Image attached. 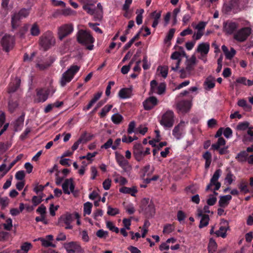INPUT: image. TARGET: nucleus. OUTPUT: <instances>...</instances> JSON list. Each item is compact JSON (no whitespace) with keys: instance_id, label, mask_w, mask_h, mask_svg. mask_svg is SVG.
<instances>
[{"instance_id":"obj_44","label":"nucleus","mask_w":253,"mask_h":253,"mask_svg":"<svg viewBox=\"0 0 253 253\" xmlns=\"http://www.w3.org/2000/svg\"><path fill=\"white\" fill-rule=\"evenodd\" d=\"M199 188L197 186L195 185H191L186 187L185 189V191L187 194H195L198 190Z\"/></svg>"},{"instance_id":"obj_28","label":"nucleus","mask_w":253,"mask_h":253,"mask_svg":"<svg viewBox=\"0 0 253 253\" xmlns=\"http://www.w3.org/2000/svg\"><path fill=\"white\" fill-rule=\"evenodd\" d=\"M21 83V80L18 78H16L13 82L9 85L8 92L9 93H13L16 91L19 88Z\"/></svg>"},{"instance_id":"obj_14","label":"nucleus","mask_w":253,"mask_h":253,"mask_svg":"<svg viewBox=\"0 0 253 253\" xmlns=\"http://www.w3.org/2000/svg\"><path fill=\"white\" fill-rule=\"evenodd\" d=\"M223 9L224 13L227 14L231 12L237 13L241 10L238 0H231L229 4L224 5Z\"/></svg>"},{"instance_id":"obj_34","label":"nucleus","mask_w":253,"mask_h":253,"mask_svg":"<svg viewBox=\"0 0 253 253\" xmlns=\"http://www.w3.org/2000/svg\"><path fill=\"white\" fill-rule=\"evenodd\" d=\"M203 158L205 160V169H208L211 163V154L209 151H206L203 154Z\"/></svg>"},{"instance_id":"obj_26","label":"nucleus","mask_w":253,"mask_h":253,"mask_svg":"<svg viewBox=\"0 0 253 253\" xmlns=\"http://www.w3.org/2000/svg\"><path fill=\"white\" fill-rule=\"evenodd\" d=\"M82 2L84 3L83 8L87 13L94 15V16H96L97 13L95 9L92 8L93 5L90 3V0H82Z\"/></svg>"},{"instance_id":"obj_46","label":"nucleus","mask_w":253,"mask_h":253,"mask_svg":"<svg viewBox=\"0 0 253 253\" xmlns=\"http://www.w3.org/2000/svg\"><path fill=\"white\" fill-rule=\"evenodd\" d=\"M123 119V116L119 114H114L111 117V120L115 124H120Z\"/></svg>"},{"instance_id":"obj_50","label":"nucleus","mask_w":253,"mask_h":253,"mask_svg":"<svg viewBox=\"0 0 253 253\" xmlns=\"http://www.w3.org/2000/svg\"><path fill=\"white\" fill-rule=\"evenodd\" d=\"M32 245L31 243L28 242H25L21 246V250L24 253H27L31 249Z\"/></svg>"},{"instance_id":"obj_1","label":"nucleus","mask_w":253,"mask_h":253,"mask_svg":"<svg viewBox=\"0 0 253 253\" xmlns=\"http://www.w3.org/2000/svg\"><path fill=\"white\" fill-rule=\"evenodd\" d=\"M77 41L88 50H91L93 48L95 39L88 31L79 30L77 34Z\"/></svg>"},{"instance_id":"obj_23","label":"nucleus","mask_w":253,"mask_h":253,"mask_svg":"<svg viewBox=\"0 0 253 253\" xmlns=\"http://www.w3.org/2000/svg\"><path fill=\"white\" fill-rule=\"evenodd\" d=\"M185 123L181 121L177 126H176L173 130V135L177 139H179L182 135V131L184 127Z\"/></svg>"},{"instance_id":"obj_36","label":"nucleus","mask_w":253,"mask_h":253,"mask_svg":"<svg viewBox=\"0 0 253 253\" xmlns=\"http://www.w3.org/2000/svg\"><path fill=\"white\" fill-rule=\"evenodd\" d=\"M217 245L212 238H211L208 246V253H214L217 250Z\"/></svg>"},{"instance_id":"obj_9","label":"nucleus","mask_w":253,"mask_h":253,"mask_svg":"<svg viewBox=\"0 0 253 253\" xmlns=\"http://www.w3.org/2000/svg\"><path fill=\"white\" fill-rule=\"evenodd\" d=\"M74 30V27L72 24H65L58 28V38L60 41L63 40L65 38L70 35Z\"/></svg>"},{"instance_id":"obj_63","label":"nucleus","mask_w":253,"mask_h":253,"mask_svg":"<svg viewBox=\"0 0 253 253\" xmlns=\"http://www.w3.org/2000/svg\"><path fill=\"white\" fill-rule=\"evenodd\" d=\"M166 84L165 83H161L158 86V89L156 93L158 94H162L165 91Z\"/></svg>"},{"instance_id":"obj_24","label":"nucleus","mask_w":253,"mask_h":253,"mask_svg":"<svg viewBox=\"0 0 253 253\" xmlns=\"http://www.w3.org/2000/svg\"><path fill=\"white\" fill-rule=\"evenodd\" d=\"M25 113H23L14 122L12 123L14 130L17 131L22 129L24 121Z\"/></svg>"},{"instance_id":"obj_45","label":"nucleus","mask_w":253,"mask_h":253,"mask_svg":"<svg viewBox=\"0 0 253 253\" xmlns=\"http://www.w3.org/2000/svg\"><path fill=\"white\" fill-rule=\"evenodd\" d=\"M140 31H139L133 38H132L124 47L125 50L128 49L135 40H138L139 38Z\"/></svg>"},{"instance_id":"obj_10","label":"nucleus","mask_w":253,"mask_h":253,"mask_svg":"<svg viewBox=\"0 0 253 253\" xmlns=\"http://www.w3.org/2000/svg\"><path fill=\"white\" fill-rule=\"evenodd\" d=\"M221 172V171L220 169L216 170V171L214 172L213 175H212L211 178L210 180V183L207 186V187L206 188V191L210 190L211 187L212 185L215 186V187L214 188V191L218 190L220 188L221 186V184L220 182L218 181V179L220 175ZM213 193L215 195L218 194V193L215 191H214Z\"/></svg>"},{"instance_id":"obj_43","label":"nucleus","mask_w":253,"mask_h":253,"mask_svg":"<svg viewBox=\"0 0 253 253\" xmlns=\"http://www.w3.org/2000/svg\"><path fill=\"white\" fill-rule=\"evenodd\" d=\"M18 104L16 101H13L12 100H9L8 102V108L9 111L12 113L17 108Z\"/></svg>"},{"instance_id":"obj_54","label":"nucleus","mask_w":253,"mask_h":253,"mask_svg":"<svg viewBox=\"0 0 253 253\" xmlns=\"http://www.w3.org/2000/svg\"><path fill=\"white\" fill-rule=\"evenodd\" d=\"M150 165H147L145 166V167H144L142 169L141 171L143 173V174H142L143 178H144L146 174L147 175H150L152 174V173L153 172V171H151L150 172H148L149 170H150Z\"/></svg>"},{"instance_id":"obj_17","label":"nucleus","mask_w":253,"mask_h":253,"mask_svg":"<svg viewBox=\"0 0 253 253\" xmlns=\"http://www.w3.org/2000/svg\"><path fill=\"white\" fill-rule=\"evenodd\" d=\"M186 53L184 51L180 52L179 51H175L172 53L171 55L170 58L172 60H176V66H174L173 65L171 66V70L174 71H176L179 66L180 63L181 61V57L185 56Z\"/></svg>"},{"instance_id":"obj_48","label":"nucleus","mask_w":253,"mask_h":253,"mask_svg":"<svg viewBox=\"0 0 253 253\" xmlns=\"http://www.w3.org/2000/svg\"><path fill=\"white\" fill-rule=\"evenodd\" d=\"M92 205L90 202H86L84 205V214H90L91 212V209Z\"/></svg>"},{"instance_id":"obj_22","label":"nucleus","mask_w":253,"mask_h":253,"mask_svg":"<svg viewBox=\"0 0 253 253\" xmlns=\"http://www.w3.org/2000/svg\"><path fill=\"white\" fill-rule=\"evenodd\" d=\"M191 104L190 101L182 100L179 102L177 104V109L182 113H186L190 109Z\"/></svg>"},{"instance_id":"obj_15","label":"nucleus","mask_w":253,"mask_h":253,"mask_svg":"<svg viewBox=\"0 0 253 253\" xmlns=\"http://www.w3.org/2000/svg\"><path fill=\"white\" fill-rule=\"evenodd\" d=\"M115 154V159L117 163L124 171H126L129 169H130L131 167L129 164L128 161L125 158L123 155L118 152H116Z\"/></svg>"},{"instance_id":"obj_38","label":"nucleus","mask_w":253,"mask_h":253,"mask_svg":"<svg viewBox=\"0 0 253 253\" xmlns=\"http://www.w3.org/2000/svg\"><path fill=\"white\" fill-rule=\"evenodd\" d=\"M151 15L152 17L154 19V21L152 26L153 28H156L159 23V19H160V17L161 16V12H157L156 11H155L151 13Z\"/></svg>"},{"instance_id":"obj_4","label":"nucleus","mask_w":253,"mask_h":253,"mask_svg":"<svg viewBox=\"0 0 253 253\" xmlns=\"http://www.w3.org/2000/svg\"><path fill=\"white\" fill-rule=\"evenodd\" d=\"M55 42V39L53 34L49 31L45 32L40 38L39 44L44 51L48 50L54 45Z\"/></svg>"},{"instance_id":"obj_56","label":"nucleus","mask_w":253,"mask_h":253,"mask_svg":"<svg viewBox=\"0 0 253 253\" xmlns=\"http://www.w3.org/2000/svg\"><path fill=\"white\" fill-rule=\"evenodd\" d=\"M119 213V210L117 208H112L110 206L108 207L107 214L114 216Z\"/></svg>"},{"instance_id":"obj_32","label":"nucleus","mask_w":253,"mask_h":253,"mask_svg":"<svg viewBox=\"0 0 253 253\" xmlns=\"http://www.w3.org/2000/svg\"><path fill=\"white\" fill-rule=\"evenodd\" d=\"M243 141L246 142H253V127L250 126L248 129L247 134L243 136Z\"/></svg>"},{"instance_id":"obj_7","label":"nucleus","mask_w":253,"mask_h":253,"mask_svg":"<svg viewBox=\"0 0 253 253\" xmlns=\"http://www.w3.org/2000/svg\"><path fill=\"white\" fill-rule=\"evenodd\" d=\"M140 209L148 216H152L155 213L154 205L149 198H144L141 200Z\"/></svg>"},{"instance_id":"obj_42","label":"nucleus","mask_w":253,"mask_h":253,"mask_svg":"<svg viewBox=\"0 0 253 253\" xmlns=\"http://www.w3.org/2000/svg\"><path fill=\"white\" fill-rule=\"evenodd\" d=\"M210 220V217L208 215H204L200 220L199 227L200 228L207 226Z\"/></svg>"},{"instance_id":"obj_61","label":"nucleus","mask_w":253,"mask_h":253,"mask_svg":"<svg viewBox=\"0 0 253 253\" xmlns=\"http://www.w3.org/2000/svg\"><path fill=\"white\" fill-rule=\"evenodd\" d=\"M235 54L236 50L233 47H231L230 50L228 51V52L225 54V55L227 59L230 60L234 56Z\"/></svg>"},{"instance_id":"obj_30","label":"nucleus","mask_w":253,"mask_h":253,"mask_svg":"<svg viewBox=\"0 0 253 253\" xmlns=\"http://www.w3.org/2000/svg\"><path fill=\"white\" fill-rule=\"evenodd\" d=\"M196 58L194 56H192L190 59L186 61V70L190 72L194 69L196 64Z\"/></svg>"},{"instance_id":"obj_13","label":"nucleus","mask_w":253,"mask_h":253,"mask_svg":"<svg viewBox=\"0 0 253 253\" xmlns=\"http://www.w3.org/2000/svg\"><path fill=\"white\" fill-rule=\"evenodd\" d=\"M64 247L68 253H83V250L80 244L77 242L65 243Z\"/></svg>"},{"instance_id":"obj_11","label":"nucleus","mask_w":253,"mask_h":253,"mask_svg":"<svg viewBox=\"0 0 253 253\" xmlns=\"http://www.w3.org/2000/svg\"><path fill=\"white\" fill-rule=\"evenodd\" d=\"M239 26V24L237 22L227 20L223 24V32L227 35L234 34Z\"/></svg>"},{"instance_id":"obj_60","label":"nucleus","mask_w":253,"mask_h":253,"mask_svg":"<svg viewBox=\"0 0 253 253\" xmlns=\"http://www.w3.org/2000/svg\"><path fill=\"white\" fill-rule=\"evenodd\" d=\"M31 129L30 127H27L24 131V132L20 135V139L21 140H24L25 139H26L28 137V135L31 132Z\"/></svg>"},{"instance_id":"obj_31","label":"nucleus","mask_w":253,"mask_h":253,"mask_svg":"<svg viewBox=\"0 0 253 253\" xmlns=\"http://www.w3.org/2000/svg\"><path fill=\"white\" fill-rule=\"evenodd\" d=\"M132 90L129 88H124L119 92V96L122 99H126L130 97Z\"/></svg>"},{"instance_id":"obj_37","label":"nucleus","mask_w":253,"mask_h":253,"mask_svg":"<svg viewBox=\"0 0 253 253\" xmlns=\"http://www.w3.org/2000/svg\"><path fill=\"white\" fill-rule=\"evenodd\" d=\"M238 188L240 192L244 194L250 192V190L248 188V183L244 180L240 181V183L238 184Z\"/></svg>"},{"instance_id":"obj_5","label":"nucleus","mask_w":253,"mask_h":253,"mask_svg":"<svg viewBox=\"0 0 253 253\" xmlns=\"http://www.w3.org/2000/svg\"><path fill=\"white\" fill-rule=\"evenodd\" d=\"M79 69V67L74 65L71 66L67 71L64 73L60 80L61 85L64 86L67 83H69Z\"/></svg>"},{"instance_id":"obj_53","label":"nucleus","mask_w":253,"mask_h":253,"mask_svg":"<svg viewBox=\"0 0 253 253\" xmlns=\"http://www.w3.org/2000/svg\"><path fill=\"white\" fill-rule=\"evenodd\" d=\"M106 226L111 231L115 232L116 233H119V228L116 227L112 222L108 221L106 223Z\"/></svg>"},{"instance_id":"obj_29","label":"nucleus","mask_w":253,"mask_h":253,"mask_svg":"<svg viewBox=\"0 0 253 253\" xmlns=\"http://www.w3.org/2000/svg\"><path fill=\"white\" fill-rule=\"evenodd\" d=\"M231 199L232 196L230 195L220 196L218 202L219 206L221 208H225L228 205Z\"/></svg>"},{"instance_id":"obj_20","label":"nucleus","mask_w":253,"mask_h":253,"mask_svg":"<svg viewBox=\"0 0 253 253\" xmlns=\"http://www.w3.org/2000/svg\"><path fill=\"white\" fill-rule=\"evenodd\" d=\"M49 90L47 89L41 88L37 90V101L38 102H43L48 98Z\"/></svg>"},{"instance_id":"obj_12","label":"nucleus","mask_w":253,"mask_h":253,"mask_svg":"<svg viewBox=\"0 0 253 253\" xmlns=\"http://www.w3.org/2000/svg\"><path fill=\"white\" fill-rule=\"evenodd\" d=\"M29 14V10L25 8L22 9L18 12L14 13L11 17V25L12 28H15L17 26V21L23 18L26 17Z\"/></svg>"},{"instance_id":"obj_51","label":"nucleus","mask_w":253,"mask_h":253,"mask_svg":"<svg viewBox=\"0 0 253 253\" xmlns=\"http://www.w3.org/2000/svg\"><path fill=\"white\" fill-rule=\"evenodd\" d=\"M116 183H119L120 185H124L127 183V181L126 178L122 176L118 175L115 179Z\"/></svg>"},{"instance_id":"obj_49","label":"nucleus","mask_w":253,"mask_h":253,"mask_svg":"<svg viewBox=\"0 0 253 253\" xmlns=\"http://www.w3.org/2000/svg\"><path fill=\"white\" fill-rule=\"evenodd\" d=\"M112 105H106L101 110L100 113L101 118L104 117L112 108Z\"/></svg>"},{"instance_id":"obj_59","label":"nucleus","mask_w":253,"mask_h":253,"mask_svg":"<svg viewBox=\"0 0 253 253\" xmlns=\"http://www.w3.org/2000/svg\"><path fill=\"white\" fill-rule=\"evenodd\" d=\"M9 203V199L7 197H1L0 196V205L2 206V208H4Z\"/></svg>"},{"instance_id":"obj_6","label":"nucleus","mask_w":253,"mask_h":253,"mask_svg":"<svg viewBox=\"0 0 253 253\" xmlns=\"http://www.w3.org/2000/svg\"><path fill=\"white\" fill-rule=\"evenodd\" d=\"M160 124L165 127H171L174 123V114L172 111H167L160 120Z\"/></svg>"},{"instance_id":"obj_21","label":"nucleus","mask_w":253,"mask_h":253,"mask_svg":"<svg viewBox=\"0 0 253 253\" xmlns=\"http://www.w3.org/2000/svg\"><path fill=\"white\" fill-rule=\"evenodd\" d=\"M229 228L228 222L225 221H222L220 223V226L219 230H217L215 234L217 237H221L225 238L226 236V232Z\"/></svg>"},{"instance_id":"obj_57","label":"nucleus","mask_w":253,"mask_h":253,"mask_svg":"<svg viewBox=\"0 0 253 253\" xmlns=\"http://www.w3.org/2000/svg\"><path fill=\"white\" fill-rule=\"evenodd\" d=\"M97 7L99 9L98 12H96V16H94V18L97 20H100L102 17L103 8L100 3L97 4Z\"/></svg>"},{"instance_id":"obj_52","label":"nucleus","mask_w":253,"mask_h":253,"mask_svg":"<svg viewBox=\"0 0 253 253\" xmlns=\"http://www.w3.org/2000/svg\"><path fill=\"white\" fill-rule=\"evenodd\" d=\"M174 230V227L172 224H167L164 227L163 232L164 234H169Z\"/></svg>"},{"instance_id":"obj_18","label":"nucleus","mask_w":253,"mask_h":253,"mask_svg":"<svg viewBox=\"0 0 253 253\" xmlns=\"http://www.w3.org/2000/svg\"><path fill=\"white\" fill-rule=\"evenodd\" d=\"M158 102V99L156 97H149L143 102L144 108L146 110H150L156 106Z\"/></svg>"},{"instance_id":"obj_58","label":"nucleus","mask_w":253,"mask_h":253,"mask_svg":"<svg viewBox=\"0 0 253 253\" xmlns=\"http://www.w3.org/2000/svg\"><path fill=\"white\" fill-rule=\"evenodd\" d=\"M12 219L11 218H8L6 220V222L5 223L3 224V227L4 229L10 231L12 227Z\"/></svg>"},{"instance_id":"obj_35","label":"nucleus","mask_w":253,"mask_h":253,"mask_svg":"<svg viewBox=\"0 0 253 253\" xmlns=\"http://www.w3.org/2000/svg\"><path fill=\"white\" fill-rule=\"evenodd\" d=\"M249 155L246 151H242L239 152L235 157V159L240 163L247 161Z\"/></svg>"},{"instance_id":"obj_25","label":"nucleus","mask_w":253,"mask_h":253,"mask_svg":"<svg viewBox=\"0 0 253 253\" xmlns=\"http://www.w3.org/2000/svg\"><path fill=\"white\" fill-rule=\"evenodd\" d=\"M53 237L51 235H47L45 238H40L38 239L39 241L42 242V245L44 247H51L52 248L55 247V245L53 244L51 241L53 240Z\"/></svg>"},{"instance_id":"obj_47","label":"nucleus","mask_w":253,"mask_h":253,"mask_svg":"<svg viewBox=\"0 0 253 253\" xmlns=\"http://www.w3.org/2000/svg\"><path fill=\"white\" fill-rule=\"evenodd\" d=\"M158 83L156 80H152L150 82V90L149 94H153L156 93L158 89Z\"/></svg>"},{"instance_id":"obj_62","label":"nucleus","mask_w":253,"mask_h":253,"mask_svg":"<svg viewBox=\"0 0 253 253\" xmlns=\"http://www.w3.org/2000/svg\"><path fill=\"white\" fill-rule=\"evenodd\" d=\"M96 236L100 238H106L108 236V232L102 229H100L97 231Z\"/></svg>"},{"instance_id":"obj_3","label":"nucleus","mask_w":253,"mask_h":253,"mask_svg":"<svg viewBox=\"0 0 253 253\" xmlns=\"http://www.w3.org/2000/svg\"><path fill=\"white\" fill-rule=\"evenodd\" d=\"M80 217V216L78 212H75L73 214L66 212L61 215L59 218L58 224L61 226L65 225V228L66 229H71L73 228V226L71 224L72 222L75 219H78Z\"/></svg>"},{"instance_id":"obj_33","label":"nucleus","mask_w":253,"mask_h":253,"mask_svg":"<svg viewBox=\"0 0 253 253\" xmlns=\"http://www.w3.org/2000/svg\"><path fill=\"white\" fill-rule=\"evenodd\" d=\"M121 193L125 194H129L132 196H135L137 192V189L135 187L129 188L127 187H122L119 189Z\"/></svg>"},{"instance_id":"obj_8","label":"nucleus","mask_w":253,"mask_h":253,"mask_svg":"<svg viewBox=\"0 0 253 253\" xmlns=\"http://www.w3.org/2000/svg\"><path fill=\"white\" fill-rule=\"evenodd\" d=\"M15 43V39L14 37L8 34H5L0 40V44L2 47V49L8 52L14 47Z\"/></svg>"},{"instance_id":"obj_27","label":"nucleus","mask_w":253,"mask_h":253,"mask_svg":"<svg viewBox=\"0 0 253 253\" xmlns=\"http://www.w3.org/2000/svg\"><path fill=\"white\" fill-rule=\"evenodd\" d=\"M210 50V43L208 42H202L200 43L197 48V51L205 55L208 54Z\"/></svg>"},{"instance_id":"obj_41","label":"nucleus","mask_w":253,"mask_h":253,"mask_svg":"<svg viewBox=\"0 0 253 253\" xmlns=\"http://www.w3.org/2000/svg\"><path fill=\"white\" fill-rule=\"evenodd\" d=\"M250 123L248 122L239 123L236 126V129L239 131H244L250 127Z\"/></svg>"},{"instance_id":"obj_40","label":"nucleus","mask_w":253,"mask_h":253,"mask_svg":"<svg viewBox=\"0 0 253 253\" xmlns=\"http://www.w3.org/2000/svg\"><path fill=\"white\" fill-rule=\"evenodd\" d=\"M30 34L33 36H38L40 34V29L37 23L33 24L30 29Z\"/></svg>"},{"instance_id":"obj_19","label":"nucleus","mask_w":253,"mask_h":253,"mask_svg":"<svg viewBox=\"0 0 253 253\" xmlns=\"http://www.w3.org/2000/svg\"><path fill=\"white\" fill-rule=\"evenodd\" d=\"M62 187L65 194H70L71 192H73L75 188L73 179H66L63 183Z\"/></svg>"},{"instance_id":"obj_55","label":"nucleus","mask_w":253,"mask_h":253,"mask_svg":"<svg viewBox=\"0 0 253 253\" xmlns=\"http://www.w3.org/2000/svg\"><path fill=\"white\" fill-rule=\"evenodd\" d=\"M174 32H175L174 29L172 28V29H170L169 30L167 37L165 39V40H164L165 42L167 43V42L170 41L172 39V38L173 37Z\"/></svg>"},{"instance_id":"obj_64","label":"nucleus","mask_w":253,"mask_h":253,"mask_svg":"<svg viewBox=\"0 0 253 253\" xmlns=\"http://www.w3.org/2000/svg\"><path fill=\"white\" fill-rule=\"evenodd\" d=\"M207 22L201 21L195 27L198 31H203L207 25Z\"/></svg>"},{"instance_id":"obj_39","label":"nucleus","mask_w":253,"mask_h":253,"mask_svg":"<svg viewBox=\"0 0 253 253\" xmlns=\"http://www.w3.org/2000/svg\"><path fill=\"white\" fill-rule=\"evenodd\" d=\"M22 155H18L16 159L10 164L7 169L0 174V179L4 176L8 172V171L16 164V163L22 158Z\"/></svg>"},{"instance_id":"obj_2","label":"nucleus","mask_w":253,"mask_h":253,"mask_svg":"<svg viewBox=\"0 0 253 253\" xmlns=\"http://www.w3.org/2000/svg\"><path fill=\"white\" fill-rule=\"evenodd\" d=\"M241 25L243 26H247L241 28L237 31L233 35V38L238 42H243L245 41L252 33L251 28L248 27L250 22L246 20H240Z\"/></svg>"},{"instance_id":"obj_16","label":"nucleus","mask_w":253,"mask_h":253,"mask_svg":"<svg viewBox=\"0 0 253 253\" xmlns=\"http://www.w3.org/2000/svg\"><path fill=\"white\" fill-rule=\"evenodd\" d=\"M133 155L135 160L138 162L141 161L143 159L144 157V148L141 144L136 143L134 145Z\"/></svg>"}]
</instances>
